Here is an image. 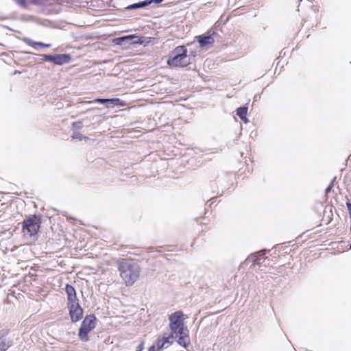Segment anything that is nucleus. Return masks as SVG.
<instances>
[{
  "label": "nucleus",
  "mask_w": 351,
  "mask_h": 351,
  "mask_svg": "<svg viewBox=\"0 0 351 351\" xmlns=\"http://www.w3.org/2000/svg\"><path fill=\"white\" fill-rule=\"evenodd\" d=\"M120 276L126 286H132L139 278L141 268L131 261L123 260L118 264Z\"/></svg>",
  "instance_id": "1"
},
{
  "label": "nucleus",
  "mask_w": 351,
  "mask_h": 351,
  "mask_svg": "<svg viewBox=\"0 0 351 351\" xmlns=\"http://www.w3.org/2000/svg\"><path fill=\"white\" fill-rule=\"evenodd\" d=\"M170 66H186L191 63L190 56H187V49L184 45L178 46L171 51L167 60Z\"/></svg>",
  "instance_id": "2"
},
{
  "label": "nucleus",
  "mask_w": 351,
  "mask_h": 351,
  "mask_svg": "<svg viewBox=\"0 0 351 351\" xmlns=\"http://www.w3.org/2000/svg\"><path fill=\"white\" fill-rule=\"evenodd\" d=\"M40 217L36 215L27 217L22 222V232L25 238H34L40 228Z\"/></svg>",
  "instance_id": "3"
},
{
  "label": "nucleus",
  "mask_w": 351,
  "mask_h": 351,
  "mask_svg": "<svg viewBox=\"0 0 351 351\" xmlns=\"http://www.w3.org/2000/svg\"><path fill=\"white\" fill-rule=\"evenodd\" d=\"M96 326V317L93 314L86 316L82 321L78 332V337L83 342H87L89 340L88 333Z\"/></svg>",
  "instance_id": "4"
},
{
  "label": "nucleus",
  "mask_w": 351,
  "mask_h": 351,
  "mask_svg": "<svg viewBox=\"0 0 351 351\" xmlns=\"http://www.w3.org/2000/svg\"><path fill=\"white\" fill-rule=\"evenodd\" d=\"M183 313L182 311H176L172 313L169 319V327L173 334H183L184 330V319L182 318Z\"/></svg>",
  "instance_id": "5"
},
{
  "label": "nucleus",
  "mask_w": 351,
  "mask_h": 351,
  "mask_svg": "<svg viewBox=\"0 0 351 351\" xmlns=\"http://www.w3.org/2000/svg\"><path fill=\"white\" fill-rule=\"evenodd\" d=\"M40 56L42 57L43 60L51 62L57 65L69 63L71 60V56L66 53L55 55L41 54Z\"/></svg>",
  "instance_id": "6"
},
{
  "label": "nucleus",
  "mask_w": 351,
  "mask_h": 351,
  "mask_svg": "<svg viewBox=\"0 0 351 351\" xmlns=\"http://www.w3.org/2000/svg\"><path fill=\"white\" fill-rule=\"evenodd\" d=\"M99 103L101 104L106 105L107 108L114 107L115 106L120 105L121 100L118 98H112V99H104V98H96L91 101H86L82 102V104H94V103Z\"/></svg>",
  "instance_id": "7"
},
{
  "label": "nucleus",
  "mask_w": 351,
  "mask_h": 351,
  "mask_svg": "<svg viewBox=\"0 0 351 351\" xmlns=\"http://www.w3.org/2000/svg\"><path fill=\"white\" fill-rule=\"evenodd\" d=\"M69 310L71 319L73 322H77L82 319L84 311L80 304H73V306L69 307Z\"/></svg>",
  "instance_id": "8"
},
{
  "label": "nucleus",
  "mask_w": 351,
  "mask_h": 351,
  "mask_svg": "<svg viewBox=\"0 0 351 351\" xmlns=\"http://www.w3.org/2000/svg\"><path fill=\"white\" fill-rule=\"evenodd\" d=\"M196 39L202 47H206L208 45H212L215 42V39L210 34L200 35V36H196Z\"/></svg>",
  "instance_id": "9"
},
{
  "label": "nucleus",
  "mask_w": 351,
  "mask_h": 351,
  "mask_svg": "<svg viewBox=\"0 0 351 351\" xmlns=\"http://www.w3.org/2000/svg\"><path fill=\"white\" fill-rule=\"evenodd\" d=\"M12 346V341L6 335H0V351H7Z\"/></svg>",
  "instance_id": "10"
},
{
  "label": "nucleus",
  "mask_w": 351,
  "mask_h": 351,
  "mask_svg": "<svg viewBox=\"0 0 351 351\" xmlns=\"http://www.w3.org/2000/svg\"><path fill=\"white\" fill-rule=\"evenodd\" d=\"M178 335V339L177 342L179 345L183 346L184 348H186L188 343L189 342V336L183 332V334H177L176 337Z\"/></svg>",
  "instance_id": "11"
},
{
  "label": "nucleus",
  "mask_w": 351,
  "mask_h": 351,
  "mask_svg": "<svg viewBox=\"0 0 351 351\" xmlns=\"http://www.w3.org/2000/svg\"><path fill=\"white\" fill-rule=\"evenodd\" d=\"M148 5H149V2H147V0H145V1H140L138 3L131 4V5H128L126 8V9L136 10V9L143 8L147 7Z\"/></svg>",
  "instance_id": "12"
},
{
  "label": "nucleus",
  "mask_w": 351,
  "mask_h": 351,
  "mask_svg": "<svg viewBox=\"0 0 351 351\" xmlns=\"http://www.w3.org/2000/svg\"><path fill=\"white\" fill-rule=\"evenodd\" d=\"M25 41L27 44H28L29 45H31L34 47L38 46V47H43V48H49L51 47V44H45L42 42H35L29 38L25 39Z\"/></svg>",
  "instance_id": "13"
},
{
  "label": "nucleus",
  "mask_w": 351,
  "mask_h": 351,
  "mask_svg": "<svg viewBox=\"0 0 351 351\" xmlns=\"http://www.w3.org/2000/svg\"><path fill=\"white\" fill-rule=\"evenodd\" d=\"M252 262L253 265H262L263 262L262 261V258H258V255L252 254L250 257H248L245 262L247 263L251 261Z\"/></svg>",
  "instance_id": "14"
},
{
  "label": "nucleus",
  "mask_w": 351,
  "mask_h": 351,
  "mask_svg": "<svg viewBox=\"0 0 351 351\" xmlns=\"http://www.w3.org/2000/svg\"><path fill=\"white\" fill-rule=\"evenodd\" d=\"M134 38H138V37L134 35H129V36L119 37V38H117V40L118 41L117 44H121L120 41H125V40H130V43H141V42H140L139 40L138 41L137 40L133 41V39H134Z\"/></svg>",
  "instance_id": "15"
},
{
  "label": "nucleus",
  "mask_w": 351,
  "mask_h": 351,
  "mask_svg": "<svg viewBox=\"0 0 351 351\" xmlns=\"http://www.w3.org/2000/svg\"><path fill=\"white\" fill-rule=\"evenodd\" d=\"M247 107L243 106L237 109V115L240 118L243 119L245 116H247Z\"/></svg>",
  "instance_id": "16"
},
{
  "label": "nucleus",
  "mask_w": 351,
  "mask_h": 351,
  "mask_svg": "<svg viewBox=\"0 0 351 351\" xmlns=\"http://www.w3.org/2000/svg\"><path fill=\"white\" fill-rule=\"evenodd\" d=\"M68 299V308L70 306H73V305L80 304L78 302V299L77 298L76 293L73 295H69L67 297Z\"/></svg>",
  "instance_id": "17"
},
{
  "label": "nucleus",
  "mask_w": 351,
  "mask_h": 351,
  "mask_svg": "<svg viewBox=\"0 0 351 351\" xmlns=\"http://www.w3.org/2000/svg\"><path fill=\"white\" fill-rule=\"evenodd\" d=\"M65 291L67 294V297L69 295H73L76 293V291H75V289H74V287L72 285H69V284H67L66 285Z\"/></svg>",
  "instance_id": "18"
},
{
  "label": "nucleus",
  "mask_w": 351,
  "mask_h": 351,
  "mask_svg": "<svg viewBox=\"0 0 351 351\" xmlns=\"http://www.w3.org/2000/svg\"><path fill=\"white\" fill-rule=\"evenodd\" d=\"M83 125V120L77 121L72 123V128L74 130H80Z\"/></svg>",
  "instance_id": "19"
},
{
  "label": "nucleus",
  "mask_w": 351,
  "mask_h": 351,
  "mask_svg": "<svg viewBox=\"0 0 351 351\" xmlns=\"http://www.w3.org/2000/svg\"><path fill=\"white\" fill-rule=\"evenodd\" d=\"M174 335L175 334H173V332H171V334L169 336L162 338V340L164 341L165 344H168L167 346V347L173 343V339Z\"/></svg>",
  "instance_id": "20"
},
{
  "label": "nucleus",
  "mask_w": 351,
  "mask_h": 351,
  "mask_svg": "<svg viewBox=\"0 0 351 351\" xmlns=\"http://www.w3.org/2000/svg\"><path fill=\"white\" fill-rule=\"evenodd\" d=\"M165 346V343L164 342V341L162 339H158V342H157V349L158 351H160L162 350L164 347Z\"/></svg>",
  "instance_id": "21"
},
{
  "label": "nucleus",
  "mask_w": 351,
  "mask_h": 351,
  "mask_svg": "<svg viewBox=\"0 0 351 351\" xmlns=\"http://www.w3.org/2000/svg\"><path fill=\"white\" fill-rule=\"evenodd\" d=\"M266 252H267L266 250L260 251L258 252H256L255 254L258 255V258H262V261L264 263V261H265V258L264 257V256L265 255Z\"/></svg>",
  "instance_id": "22"
},
{
  "label": "nucleus",
  "mask_w": 351,
  "mask_h": 351,
  "mask_svg": "<svg viewBox=\"0 0 351 351\" xmlns=\"http://www.w3.org/2000/svg\"><path fill=\"white\" fill-rule=\"evenodd\" d=\"M72 138H74V139H80V140H82L83 138H86V137L83 136L82 134H80V133H75L73 136H72Z\"/></svg>",
  "instance_id": "23"
},
{
  "label": "nucleus",
  "mask_w": 351,
  "mask_h": 351,
  "mask_svg": "<svg viewBox=\"0 0 351 351\" xmlns=\"http://www.w3.org/2000/svg\"><path fill=\"white\" fill-rule=\"evenodd\" d=\"M144 348V342L142 341L136 348V351H143Z\"/></svg>",
  "instance_id": "24"
},
{
  "label": "nucleus",
  "mask_w": 351,
  "mask_h": 351,
  "mask_svg": "<svg viewBox=\"0 0 351 351\" xmlns=\"http://www.w3.org/2000/svg\"><path fill=\"white\" fill-rule=\"evenodd\" d=\"M147 2H149V5L152 3H156V4H159L160 3H162L164 0H147Z\"/></svg>",
  "instance_id": "25"
},
{
  "label": "nucleus",
  "mask_w": 351,
  "mask_h": 351,
  "mask_svg": "<svg viewBox=\"0 0 351 351\" xmlns=\"http://www.w3.org/2000/svg\"><path fill=\"white\" fill-rule=\"evenodd\" d=\"M335 177L333 178V180H332V182H330V184H329V186L326 188V193H328L330 190H331V188L333 186V182L334 180H335Z\"/></svg>",
  "instance_id": "26"
},
{
  "label": "nucleus",
  "mask_w": 351,
  "mask_h": 351,
  "mask_svg": "<svg viewBox=\"0 0 351 351\" xmlns=\"http://www.w3.org/2000/svg\"><path fill=\"white\" fill-rule=\"evenodd\" d=\"M18 3L20 5L25 8L26 7L27 3L25 0H18Z\"/></svg>",
  "instance_id": "27"
},
{
  "label": "nucleus",
  "mask_w": 351,
  "mask_h": 351,
  "mask_svg": "<svg viewBox=\"0 0 351 351\" xmlns=\"http://www.w3.org/2000/svg\"><path fill=\"white\" fill-rule=\"evenodd\" d=\"M97 108H88L87 110H86L84 112H83L82 113H85V112H90V111H93V110H97Z\"/></svg>",
  "instance_id": "28"
},
{
  "label": "nucleus",
  "mask_w": 351,
  "mask_h": 351,
  "mask_svg": "<svg viewBox=\"0 0 351 351\" xmlns=\"http://www.w3.org/2000/svg\"><path fill=\"white\" fill-rule=\"evenodd\" d=\"M241 119L245 123L249 121L248 119L247 118V116H245L243 119Z\"/></svg>",
  "instance_id": "29"
},
{
  "label": "nucleus",
  "mask_w": 351,
  "mask_h": 351,
  "mask_svg": "<svg viewBox=\"0 0 351 351\" xmlns=\"http://www.w3.org/2000/svg\"><path fill=\"white\" fill-rule=\"evenodd\" d=\"M148 351H156L155 346H152L151 347H149Z\"/></svg>",
  "instance_id": "30"
},
{
  "label": "nucleus",
  "mask_w": 351,
  "mask_h": 351,
  "mask_svg": "<svg viewBox=\"0 0 351 351\" xmlns=\"http://www.w3.org/2000/svg\"><path fill=\"white\" fill-rule=\"evenodd\" d=\"M350 248L351 249V243H350Z\"/></svg>",
  "instance_id": "31"
}]
</instances>
